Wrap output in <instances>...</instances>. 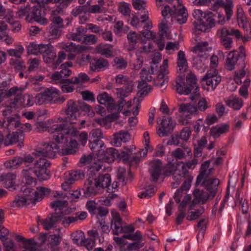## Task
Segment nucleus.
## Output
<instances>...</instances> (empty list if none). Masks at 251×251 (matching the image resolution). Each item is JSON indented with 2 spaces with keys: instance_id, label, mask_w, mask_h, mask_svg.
<instances>
[{
  "instance_id": "nucleus-31",
  "label": "nucleus",
  "mask_w": 251,
  "mask_h": 251,
  "mask_svg": "<svg viewBox=\"0 0 251 251\" xmlns=\"http://www.w3.org/2000/svg\"><path fill=\"white\" fill-rule=\"evenodd\" d=\"M109 63L104 58L94 59L90 63V68L93 71H100L108 67Z\"/></svg>"
},
{
  "instance_id": "nucleus-59",
  "label": "nucleus",
  "mask_w": 251,
  "mask_h": 251,
  "mask_svg": "<svg viewBox=\"0 0 251 251\" xmlns=\"http://www.w3.org/2000/svg\"><path fill=\"white\" fill-rule=\"evenodd\" d=\"M89 138L91 140L102 141L103 135L101 130L99 128L92 130L89 133Z\"/></svg>"
},
{
  "instance_id": "nucleus-20",
  "label": "nucleus",
  "mask_w": 251,
  "mask_h": 251,
  "mask_svg": "<svg viewBox=\"0 0 251 251\" xmlns=\"http://www.w3.org/2000/svg\"><path fill=\"white\" fill-rule=\"evenodd\" d=\"M24 136L22 131L13 132L10 133V132L6 135L5 139V143L8 145L9 144H18V146L20 148L24 145Z\"/></svg>"
},
{
  "instance_id": "nucleus-60",
  "label": "nucleus",
  "mask_w": 251,
  "mask_h": 251,
  "mask_svg": "<svg viewBox=\"0 0 251 251\" xmlns=\"http://www.w3.org/2000/svg\"><path fill=\"white\" fill-rule=\"evenodd\" d=\"M24 51V48L19 45L16 49H11L7 50V53L9 55L16 57V59H20Z\"/></svg>"
},
{
  "instance_id": "nucleus-14",
  "label": "nucleus",
  "mask_w": 251,
  "mask_h": 251,
  "mask_svg": "<svg viewBox=\"0 0 251 251\" xmlns=\"http://www.w3.org/2000/svg\"><path fill=\"white\" fill-rule=\"evenodd\" d=\"M160 125L161 126L157 130V133L161 137L168 136L173 132L175 127V124L170 117L164 116Z\"/></svg>"
},
{
  "instance_id": "nucleus-6",
  "label": "nucleus",
  "mask_w": 251,
  "mask_h": 251,
  "mask_svg": "<svg viewBox=\"0 0 251 251\" xmlns=\"http://www.w3.org/2000/svg\"><path fill=\"white\" fill-rule=\"evenodd\" d=\"M62 13V8L59 6L55 10H52L51 12V21L49 33L54 38L59 37L62 33L63 28V19L60 14Z\"/></svg>"
},
{
  "instance_id": "nucleus-52",
  "label": "nucleus",
  "mask_w": 251,
  "mask_h": 251,
  "mask_svg": "<svg viewBox=\"0 0 251 251\" xmlns=\"http://www.w3.org/2000/svg\"><path fill=\"white\" fill-rule=\"evenodd\" d=\"M212 159L207 160L201 164V172L197 178V180L196 182V185L200 184L202 181V177L204 175V174H205L206 171L207 170V169L209 166L210 163Z\"/></svg>"
},
{
  "instance_id": "nucleus-26",
  "label": "nucleus",
  "mask_w": 251,
  "mask_h": 251,
  "mask_svg": "<svg viewBox=\"0 0 251 251\" xmlns=\"http://www.w3.org/2000/svg\"><path fill=\"white\" fill-rule=\"evenodd\" d=\"M98 102L101 104L105 105L108 110H113L115 107V100L107 93L103 92L97 97Z\"/></svg>"
},
{
  "instance_id": "nucleus-17",
  "label": "nucleus",
  "mask_w": 251,
  "mask_h": 251,
  "mask_svg": "<svg viewBox=\"0 0 251 251\" xmlns=\"http://www.w3.org/2000/svg\"><path fill=\"white\" fill-rule=\"evenodd\" d=\"M84 173L80 170H72L66 175L64 182V190L69 188L75 181L84 178Z\"/></svg>"
},
{
  "instance_id": "nucleus-56",
  "label": "nucleus",
  "mask_w": 251,
  "mask_h": 251,
  "mask_svg": "<svg viewBox=\"0 0 251 251\" xmlns=\"http://www.w3.org/2000/svg\"><path fill=\"white\" fill-rule=\"evenodd\" d=\"M131 151V149L122 151L121 153H119V159H123V161L126 162H131L133 160H136V157L132 155Z\"/></svg>"
},
{
  "instance_id": "nucleus-53",
  "label": "nucleus",
  "mask_w": 251,
  "mask_h": 251,
  "mask_svg": "<svg viewBox=\"0 0 251 251\" xmlns=\"http://www.w3.org/2000/svg\"><path fill=\"white\" fill-rule=\"evenodd\" d=\"M10 64L14 67L16 71H22L25 69L24 62L21 59L12 58L10 60Z\"/></svg>"
},
{
  "instance_id": "nucleus-28",
  "label": "nucleus",
  "mask_w": 251,
  "mask_h": 251,
  "mask_svg": "<svg viewBox=\"0 0 251 251\" xmlns=\"http://www.w3.org/2000/svg\"><path fill=\"white\" fill-rule=\"evenodd\" d=\"M173 17L176 18V21L180 24H184L187 20L188 13L186 9L183 6H179L178 8L174 7Z\"/></svg>"
},
{
  "instance_id": "nucleus-64",
  "label": "nucleus",
  "mask_w": 251,
  "mask_h": 251,
  "mask_svg": "<svg viewBox=\"0 0 251 251\" xmlns=\"http://www.w3.org/2000/svg\"><path fill=\"white\" fill-rule=\"evenodd\" d=\"M84 236V233L81 230L75 231L71 234L72 240L76 244H78L80 240L81 242Z\"/></svg>"
},
{
  "instance_id": "nucleus-44",
  "label": "nucleus",
  "mask_w": 251,
  "mask_h": 251,
  "mask_svg": "<svg viewBox=\"0 0 251 251\" xmlns=\"http://www.w3.org/2000/svg\"><path fill=\"white\" fill-rule=\"evenodd\" d=\"M86 31L87 29H85L84 27L80 26L77 28L75 33H73L69 35H67V37L68 38H71L74 41L81 43L83 38L80 36H82L83 37V35Z\"/></svg>"
},
{
  "instance_id": "nucleus-34",
  "label": "nucleus",
  "mask_w": 251,
  "mask_h": 251,
  "mask_svg": "<svg viewBox=\"0 0 251 251\" xmlns=\"http://www.w3.org/2000/svg\"><path fill=\"white\" fill-rule=\"evenodd\" d=\"M141 35L140 33L138 34L133 31H130L127 34V39L129 43V45L127 48L128 51H131L135 49L136 45Z\"/></svg>"
},
{
  "instance_id": "nucleus-32",
  "label": "nucleus",
  "mask_w": 251,
  "mask_h": 251,
  "mask_svg": "<svg viewBox=\"0 0 251 251\" xmlns=\"http://www.w3.org/2000/svg\"><path fill=\"white\" fill-rule=\"evenodd\" d=\"M177 65L180 73H184L188 69V63L184 52L180 50L177 53Z\"/></svg>"
},
{
  "instance_id": "nucleus-35",
  "label": "nucleus",
  "mask_w": 251,
  "mask_h": 251,
  "mask_svg": "<svg viewBox=\"0 0 251 251\" xmlns=\"http://www.w3.org/2000/svg\"><path fill=\"white\" fill-rule=\"evenodd\" d=\"M78 133L77 128L72 125H67L64 124V140L74 139Z\"/></svg>"
},
{
  "instance_id": "nucleus-54",
  "label": "nucleus",
  "mask_w": 251,
  "mask_h": 251,
  "mask_svg": "<svg viewBox=\"0 0 251 251\" xmlns=\"http://www.w3.org/2000/svg\"><path fill=\"white\" fill-rule=\"evenodd\" d=\"M51 192L50 189L44 187H38L36 191V201H41L44 196L48 195Z\"/></svg>"
},
{
  "instance_id": "nucleus-61",
  "label": "nucleus",
  "mask_w": 251,
  "mask_h": 251,
  "mask_svg": "<svg viewBox=\"0 0 251 251\" xmlns=\"http://www.w3.org/2000/svg\"><path fill=\"white\" fill-rule=\"evenodd\" d=\"M24 250H31V251H38L37 243L33 239H28L24 242Z\"/></svg>"
},
{
  "instance_id": "nucleus-21",
  "label": "nucleus",
  "mask_w": 251,
  "mask_h": 251,
  "mask_svg": "<svg viewBox=\"0 0 251 251\" xmlns=\"http://www.w3.org/2000/svg\"><path fill=\"white\" fill-rule=\"evenodd\" d=\"M219 7L224 8L227 17L226 20L228 21L233 14V4L232 0H226V2L223 0H216L213 5L212 8L214 10Z\"/></svg>"
},
{
  "instance_id": "nucleus-18",
  "label": "nucleus",
  "mask_w": 251,
  "mask_h": 251,
  "mask_svg": "<svg viewBox=\"0 0 251 251\" xmlns=\"http://www.w3.org/2000/svg\"><path fill=\"white\" fill-rule=\"evenodd\" d=\"M201 182L204 189L213 199L218 192L220 180L218 178L206 179Z\"/></svg>"
},
{
  "instance_id": "nucleus-58",
  "label": "nucleus",
  "mask_w": 251,
  "mask_h": 251,
  "mask_svg": "<svg viewBox=\"0 0 251 251\" xmlns=\"http://www.w3.org/2000/svg\"><path fill=\"white\" fill-rule=\"evenodd\" d=\"M96 50L98 53L106 57H110L112 56V52L110 48H106L104 46L99 44L96 46Z\"/></svg>"
},
{
  "instance_id": "nucleus-23",
  "label": "nucleus",
  "mask_w": 251,
  "mask_h": 251,
  "mask_svg": "<svg viewBox=\"0 0 251 251\" xmlns=\"http://www.w3.org/2000/svg\"><path fill=\"white\" fill-rule=\"evenodd\" d=\"M150 166L149 172L151 176V180L156 181L161 175L162 164L160 160H158L151 161Z\"/></svg>"
},
{
  "instance_id": "nucleus-4",
  "label": "nucleus",
  "mask_w": 251,
  "mask_h": 251,
  "mask_svg": "<svg viewBox=\"0 0 251 251\" xmlns=\"http://www.w3.org/2000/svg\"><path fill=\"white\" fill-rule=\"evenodd\" d=\"M188 170L185 168V165L182 161L179 162L176 165H171L167 167L164 172V174L166 176H173V181L171 183L173 188H177L181 183L186 176L188 174Z\"/></svg>"
},
{
  "instance_id": "nucleus-22",
  "label": "nucleus",
  "mask_w": 251,
  "mask_h": 251,
  "mask_svg": "<svg viewBox=\"0 0 251 251\" xmlns=\"http://www.w3.org/2000/svg\"><path fill=\"white\" fill-rule=\"evenodd\" d=\"M193 15L195 19H201L208 28L215 25V20L211 16V13L206 14L201 10L195 9Z\"/></svg>"
},
{
  "instance_id": "nucleus-43",
  "label": "nucleus",
  "mask_w": 251,
  "mask_h": 251,
  "mask_svg": "<svg viewBox=\"0 0 251 251\" xmlns=\"http://www.w3.org/2000/svg\"><path fill=\"white\" fill-rule=\"evenodd\" d=\"M178 111L187 116L194 113H196L198 111V109L196 106L191 104L182 103L179 105Z\"/></svg>"
},
{
  "instance_id": "nucleus-1",
  "label": "nucleus",
  "mask_w": 251,
  "mask_h": 251,
  "mask_svg": "<svg viewBox=\"0 0 251 251\" xmlns=\"http://www.w3.org/2000/svg\"><path fill=\"white\" fill-rule=\"evenodd\" d=\"M39 132L47 130L52 135V139L58 144L62 143L63 140V118L54 117L48 120L47 123L39 122L36 123Z\"/></svg>"
},
{
  "instance_id": "nucleus-11",
  "label": "nucleus",
  "mask_w": 251,
  "mask_h": 251,
  "mask_svg": "<svg viewBox=\"0 0 251 251\" xmlns=\"http://www.w3.org/2000/svg\"><path fill=\"white\" fill-rule=\"evenodd\" d=\"M218 72L216 69L209 70L202 79L207 86L208 91L214 90L221 81V77L218 75Z\"/></svg>"
},
{
  "instance_id": "nucleus-27",
  "label": "nucleus",
  "mask_w": 251,
  "mask_h": 251,
  "mask_svg": "<svg viewBox=\"0 0 251 251\" xmlns=\"http://www.w3.org/2000/svg\"><path fill=\"white\" fill-rule=\"evenodd\" d=\"M64 154H74L78 150V144L75 139L64 141Z\"/></svg>"
},
{
  "instance_id": "nucleus-24",
  "label": "nucleus",
  "mask_w": 251,
  "mask_h": 251,
  "mask_svg": "<svg viewBox=\"0 0 251 251\" xmlns=\"http://www.w3.org/2000/svg\"><path fill=\"white\" fill-rule=\"evenodd\" d=\"M112 219L111 222V228L114 235H119L121 233L123 227V221L119 214L117 212H112Z\"/></svg>"
},
{
  "instance_id": "nucleus-30",
  "label": "nucleus",
  "mask_w": 251,
  "mask_h": 251,
  "mask_svg": "<svg viewBox=\"0 0 251 251\" xmlns=\"http://www.w3.org/2000/svg\"><path fill=\"white\" fill-rule=\"evenodd\" d=\"M176 91L180 94L188 95L190 94V90L186 83L184 81V77L181 75L177 76L176 80Z\"/></svg>"
},
{
  "instance_id": "nucleus-16",
  "label": "nucleus",
  "mask_w": 251,
  "mask_h": 251,
  "mask_svg": "<svg viewBox=\"0 0 251 251\" xmlns=\"http://www.w3.org/2000/svg\"><path fill=\"white\" fill-rule=\"evenodd\" d=\"M26 17V20L29 22L33 21L37 22L41 25L47 24V20L44 17L41 12V8L39 6H33L31 9L30 14Z\"/></svg>"
},
{
  "instance_id": "nucleus-47",
  "label": "nucleus",
  "mask_w": 251,
  "mask_h": 251,
  "mask_svg": "<svg viewBox=\"0 0 251 251\" xmlns=\"http://www.w3.org/2000/svg\"><path fill=\"white\" fill-rule=\"evenodd\" d=\"M30 203H35L36 201V191L30 188H25L22 194Z\"/></svg>"
},
{
  "instance_id": "nucleus-45",
  "label": "nucleus",
  "mask_w": 251,
  "mask_h": 251,
  "mask_svg": "<svg viewBox=\"0 0 251 251\" xmlns=\"http://www.w3.org/2000/svg\"><path fill=\"white\" fill-rule=\"evenodd\" d=\"M186 84L188 86V88L190 90V93L193 90H198L199 87L198 86L197 78L196 75L190 72L186 76Z\"/></svg>"
},
{
  "instance_id": "nucleus-8",
  "label": "nucleus",
  "mask_w": 251,
  "mask_h": 251,
  "mask_svg": "<svg viewBox=\"0 0 251 251\" xmlns=\"http://www.w3.org/2000/svg\"><path fill=\"white\" fill-rule=\"evenodd\" d=\"M36 157L34 168L38 175V179L44 180L48 179L50 175L48 168L50 165V162L44 157H39V159H37V156Z\"/></svg>"
},
{
  "instance_id": "nucleus-51",
  "label": "nucleus",
  "mask_w": 251,
  "mask_h": 251,
  "mask_svg": "<svg viewBox=\"0 0 251 251\" xmlns=\"http://www.w3.org/2000/svg\"><path fill=\"white\" fill-rule=\"evenodd\" d=\"M208 44L207 42L199 43L193 48L192 51L195 53H208Z\"/></svg>"
},
{
  "instance_id": "nucleus-41",
  "label": "nucleus",
  "mask_w": 251,
  "mask_h": 251,
  "mask_svg": "<svg viewBox=\"0 0 251 251\" xmlns=\"http://www.w3.org/2000/svg\"><path fill=\"white\" fill-rule=\"evenodd\" d=\"M44 93L49 103L55 102L59 98L58 91L54 88L46 89Z\"/></svg>"
},
{
  "instance_id": "nucleus-19",
  "label": "nucleus",
  "mask_w": 251,
  "mask_h": 251,
  "mask_svg": "<svg viewBox=\"0 0 251 251\" xmlns=\"http://www.w3.org/2000/svg\"><path fill=\"white\" fill-rule=\"evenodd\" d=\"M193 203L195 204H203L208 201L213 199L205 189H195L193 193Z\"/></svg>"
},
{
  "instance_id": "nucleus-36",
  "label": "nucleus",
  "mask_w": 251,
  "mask_h": 251,
  "mask_svg": "<svg viewBox=\"0 0 251 251\" xmlns=\"http://www.w3.org/2000/svg\"><path fill=\"white\" fill-rule=\"evenodd\" d=\"M23 175L26 180V183L31 184L35 182L36 177L38 178V175L34 168H29L23 171Z\"/></svg>"
},
{
  "instance_id": "nucleus-3",
  "label": "nucleus",
  "mask_w": 251,
  "mask_h": 251,
  "mask_svg": "<svg viewBox=\"0 0 251 251\" xmlns=\"http://www.w3.org/2000/svg\"><path fill=\"white\" fill-rule=\"evenodd\" d=\"M217 35L220 38L221 44L227 50L231 49L232 46L233 40L231 37H234L237 40L242 38L240 31L230 26H223L218 29Z\"/></svg>"
},
{
  "instance_id": "nucleus-29",
  "label": "nucleus",
  "mask_w": 251,
  "mask_h": 251,
  "mask_svg": "<svg viewBox=\"0 0 251 251\" xmlns=\"http://www.w3.org/2000/svg\"><path fill=\"white\" fill-rule=\"evenodd\" d=\"M225 101L227 105L236 110H239L243 105L242 99L234 96L225 99Z\"/></svg>"
},
{
  "instance_id": "nucleus-37",
  "label": "nucleus",
  "mask_w": 251,
  "mask_h": 251,
  "mask_svg": "<svg viewBox=\"0 0 251 251\" xmlns=\"http://www.w3.org/2000/svg\"><path fill=\"white\" fill-rule=\"evenodd\" d=\"M228 124L217 125L210 129V135L214 138L218 137L220 134L226 133L228 131Z\"/></svg>"
},
{
  "instance_id": "nucleus-25",
  "label": "nucleus",
  "mask_w": 251,
  "mask_h": 251,
  "mask_svg": "<svg viewBox=\"0 0 251 251\" xmlns=\"http://www.w3.org/2000/svg\"><path fill=\"white\" fill-rule=\"evenodd\" d=\"M59 216H57L52 213L49 215L45 219L40 220L39 222L46 230H49L53 228L56 224L61 221Z\"/></svg>"
},
{
  "instance_id": "nucleus-40",
  "label": "nucleus",
  "mask_w": 251,
  "mask_h": 251,
  "mask_svg": "<svg viewBox=\"0 0 251 251\" xmlns=\"http://www.w3.org/2000/svg\"><path fill=\"white\" fill-rule=\"evenodd\" d=\"M20 125L19 118L16 117H9L7 118L3 124V126L5 127L8 132H11L15 128L19 127Z\"/></svg>"
},
{
  "instance_id": "nucleus-63",
  "label": "nucleus",
  "mask_w": 251,
  "mask_h": 251,
  "mask_svg": "<svg viewBox=\"0 0 251 251\" xmlns=\"http://www.w3.org/2000/svg\"><path fill=\"white\" fill-rule=\"evenodd\" d=\"M184 181L181 186L180 189L179 190H182L183 192L184 190L187 191L189 189L191 184L193 180V177L190 175L189 171L188 172V174H186V176L184 178Z\"/></svg>"
},
{
  "instance_id": "nucleus-5",
  "label": "nucleus",
  "mask_w": 251,
  "mask_h": 251,
  "mask_svg": "<svg viewBox=\"0 0 251 251\" xmlns=\"http://www.w3.org/2000/svg\"><path fill=\"white\" fill-rule=\"evenodd\" d=\"M63 141L61 144H58L54 141V143H44L42 146L38 148L32 154L37 157H48L53 158L56 153L60 155H63Z\"/></svg>"
},
{
  "instance_id": "nucleus-57",
  "label": "nucleus",
  "mask_w": 251,
  "mask_h": 251,
  "mask_svg": "<svg viewBox=\"0 0 251 251\" xmlns=\"http://www.w3.org/2000/svg\"><path fill=\"white\" fill-rule=\"evenodd\" d=\"M98 40L97 37L94 34H84L81 43L87 45H93L96 44Z\"/></svg>"
},
{
  "instance_id": "nucleus-42",
  "label": "nucleus",
  "mask_w": 251,
  "mask_h": 251,
  "mask_svg": "<svg viewBox=\"0 0 251 251\" xmlns=\"http://www.w3.org/2000/svg\"><path fill=\"white\" fill-rule=\"evenodd\" d=\"M78 111V107L76 103L72 100H69L67 104V108L65 112L72 119L76 118V113Z\"/></svg>"
},
{
  "instance_id": "nucleus-15",
  "label": "nucleus",
  "mask_w": 251,
  "mask_h": 251,
  "mask_svg": "<svg viewBox=\"0 0 251 251\" xmlns=\"http://www.w3.org/2000/svg\"><path fill=\"white\" fill-rule=\"evenodd\" d=\"M97 183V182L95 178L93 177L89 176L86 180L83 188L84 195L85 197L94 196L99 193L100 188Z\"/></svg>"
},
{
  "instance_id": "nucleus-7",
  "label": "nucleus",
  "mask_w": 251,
  "mask_h": 251,
  "mask_svg": "<svg viewBox=\"0 0 251 251\" xmlns=\"http://www.w3.org/2000/svg\"><path fill=\"white\" fill-rule=\"evenodd\" d=\"M141 80L138 81V94L140 97L147 95L151 90V87L148 83L152 80V77L149 71L143 69L140 72Z\"/></svg>"
},
{
  "instance_id": "nucleus-2",
  "label": "nucleus",
  "mask_w": 251,
  "mask_h": 251,
  "mask_svg": "<svg viewBox=\"0 0 251 251\" xmlns=\"http://www.w3.org/2000/svg\"><path fill=\"white\" fill-rule=\"evenodd\" d=\"M23 88L13 87L6 93V96L7 97H14L13 100H12L10 103L11 107L30 106L33 104L34 98L28 94L23 95Z\"/></svg>"
},
{
  "instance_id": "nucleus-50",
  "label": "nucleus",
  "mask_w": 251,
  "mask_h": 251,
  "mask_svg": "<svg viewBox=\"0 0 251 251\" xmlns=\"http://www.w3.org/2000/svg\"><path fill=\"white\" fill-rule=\"evenodd\" d=\"M63 70L60 72L56 71L51 75L50 78L53 83L58 84L63 90Z\"/></svg>"
},
{
  "instance_id": "nucleus-39",
  "label": "nucleus",
  "mask_w": 251,
  "mask_h": 251,
  "mask_svg": "<svg viewBox=\"0 0 251 251\" xmlns=\"http://www.w3.org/2000/svg\"><path fill=\"white\" fill-rule=\"evenodd\" d=\"M47 45H37L34 43H31L27 47V53L29 54L38 55L42 54L43 52H45V48H46Z\"/></svg>"
},
{
  "instance_id": "nucleus-48",
  "label": "nucleus",
  "mask_w": 251,
  "mask_h": 251,
  "mask_svg": "<svg viewBox=\"0 0 251 251\" xmlns=\"http://www.w3.org/2000/svg\"><path fill=\"white\" fill-rule=\"evenodd\" d=\"M237 18L238 23L240 26H244L247 24V18L245 16L243 9L240 5H238L237 7Z\"/></svg>"
},
{
  "instance_id": "nucleus-38",
  "label": "nucleus",
  "mask_w": 251,
  "mask_h": 251,
  "mask_svg": "<svg viewBox=\"0 0 251 251\" xmlns=\"http://www.w3.org/2000/svg\"><path fill=\"white\" fill-rule=\"evenodd\" d=\"M95 179L100 189L109 187L111 182V177L109 174L100 175Z\"/></svg>"
},
{
  "instance_id": "nucleus-13",
  "label": "nucleus",
  "mask_w": 251,
  "mask_h": 251,
  "mask_svg": "<svg viewBox=\"0 0 251 251\" xmlns=\"http://www.w3.org/2000/svg\"><path fill=\"white\" fill-rule=\"evenodd\" d=\"M168 74V60L165 59L160 67L159 73L156 78L154 79V85L159 87L166 85L168 81V76L167 75Z\"/></svg>"
},
{
  "instance_id": "nucleus-62",
  "label": "nucleus",
  "mask_w": 251,
  "mask_h": 251,
  "mask_svg": "<svg viewBox=\"0 0 251 251\" xmlns=\"http://www.w3.org/2000/svg\"><path fill=\"white\" fill-rule=\"evenodd\" d=\"M250 84V79L246 78L244 80L243 85L240 88L239 93V94L244 98H247L248 96V88Z\"/></svg>"
},
{
  "instance_id": "nucleus-55",
  "label": "nucleus",
  "mask_w": 251,
  "mask_h": 251,
  "mask_svg": "<svg viewBox=\"0 0 251 251\" xmlns=\"http://www.w3.org/2000/svg\"><path fill=\"white\" fill-rule=\"evenodd\" d=\"M30 202L22 195H18L16 197L15 200L13 201L12 206L13 207L23 206L28 205Z\"/></svg>"
},
{
  "instance_id": "nucleus-12",
  "label": "nucleus",
  "mask_w": 251,
  "mask_h": 251,
  "mask_svg": "<svg viewBox=\"0 0 251 251\" xmlns=\"http://www.w3.org/2000/svg\"><path fill=\"white\" fill-rule=\"evenodd\" d=\"M239 49L240 53L234 50L228 53L225 64L227 70L231 71L234 69L235 65L239 59H242V61L244 60L246 55L245 49L243 47H240Z\"/></svg>"
},
{
  "instance_id": "nucleus-9",
  "label": "nucleus",
  "mask_w": 251,
  "mask_h": 251,
  "mask_svg": "<svg viewBox=\"0 0 251 251\" xmlns=\"http://www.w3.org/2000/svg\"><path fill=\"white\" fill-rule=\"evenodd\" d=\"M45 50V52L42 53L44 62L48 64H52L53 68H57L63 60V50L58 52V58H56V52L48 45H46Z\"/></svg>"
},
{
  "instance_id": "nucleus-33",
  "label": "nucleus",
  "mask_w": 251,
  "mask_h": 251,
  "mask_svg": "<svg viewBox=\"0 0 251 251\" xmlns=\"http://www.w3.org/2000/svg\"><path fill=\"white\" fill-rule=\"evenodd\" d=\"M119 158V152L116 149L110 148L107 149L104 152L102 159L106 162L111 163L114 159Z\"/></svg>"
},
{
  "instance_id": "nucleus-49",
  "label": "nucleus",
  "mask_w": 251,
  "mask_h": 251,
  "mask_svg": "<svg viewBox=\"0 0 251 251\" xmlns=\"http://www.w3.org/2000/svg\"><path fill=\"white\" fill-rule=\"evenodd\" d=\"M193 24L197 34H200L201 32H205L208 29V27L201 19H195Z\"/></svg>"
},
{
  "instance_id": "nucleus-46",
  "label": "nucleus",
  "mask_w": 251,
  "mask_h": 251,
  "mask_svg": "<svg viewBox=\"0 0 251 251\" xmlns=\"http://www.w3.org/2000/svg\"><path fill=\"white\" fill-rule=\"evenodd\" d=\"M16 176L12 173H8L3 174L0 176V179L2 181L7 187H12L13 185V180L15 179Z\"/></svg>"
},
{
  "instance_id": "nucleus-10",
  "label": "nucleus",
  "mask_w": 251,
  "mask_h": 251,
  "mask_svg": "<svg viewBox=\"0 0 251 251\" xmlns=\"http://www.w3.org/2000/svg\"><path fill=\"white\" fill-rule=\"evenodd\" d=\"M53 201L50 202V206L54 210L52 213L59 218H63V193L58 191L52 192Z\"/></svg>"
}]
</instances>
